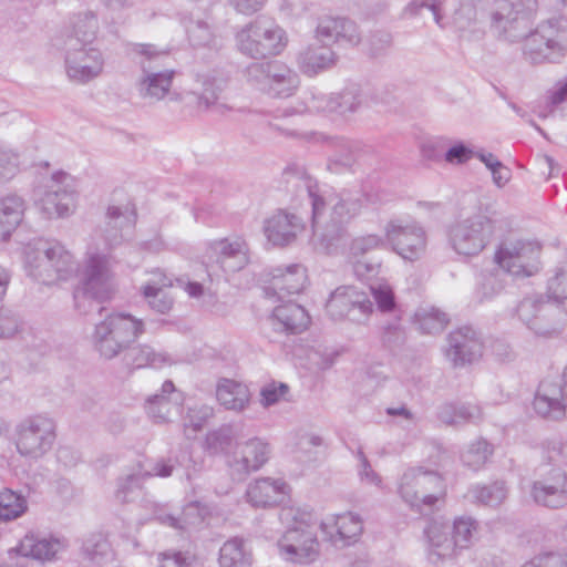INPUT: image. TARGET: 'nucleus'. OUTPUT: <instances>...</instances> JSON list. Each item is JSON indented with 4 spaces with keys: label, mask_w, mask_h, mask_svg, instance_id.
<instances>
[{
    "label": "nucleus",
    "mask_w": 567,
    "mask_h": 567,
    "mask_svg": "<svg viewBox=\"0 0 567 567\" xmlns=\"http://www.w3.org/2000/svg\"><path fill=\"white\" fill-rule=\"evenodd\" d=\"M154 519L163 526L173 529L218 528L225 519L224 514L216 507L194 501L186 504L179 515L159 511Z\"/></svg>",
    "instance_id": "obj_16"
},
{
    "label": "nucleus",
    "mask_w": 567,
    "mask_h": 567,
    "mask_svg": "<svg viewBox=\"0 0 567 567\" xmlns=\"http://www.w3.org/2000/svg\"><path fill=\"white\" fill-rule=\"evenodd\" d=\"M175 465H179L185 470V476L188 482L202 470V462L193 457L188 445L182 447L179 453L173 458H158L152 462L148 468L142 466L143 477H169L173 474Z\"/></svg>",
    "instance_id": "obj_28"
},
{
    "label": "nucleus",
    "mask_w": 567,
    "mask_h": 567,
    "mask_svg": "<svg viewBox=\"0 0 567 567\" xmlns=\"http://www.w3.org/2000/svg\"><path fill=\"white\" fill-rule=\"evenodd\" d=\"M271 321L277 330L301 333L310 324V316L300 305L288 302L274 309Z\"/></svg>",
    "instance_id": "obj_37"
},
{
    "label": "nucleus",
    "mask_w": 567,
    "mask_h": 567,
    "mask_svg": "<svg viewBox=\"0 0 567 567\" xmlns=\"http://www.w3.org/2000/svg\"><path fill=\"white\" fill-rule=\"evenodd\" d=\"M269 68L266 93L275 97L291 96L299 85L297 73L280 61H269Z\"/></svg>",
    "instance_id": "obj_38"
},
{
    "label": "nucleus",
    "mask_w": 567,
    "mask_h": 567,
    "mask_svg": "<svg viewBox=\"0 0 567 567\" xmlns=\"http://www.w3.org/2000/svg\"><path fill=\"white\" fill-rule=\"evenodd\" d=\"M145 478L142 474V465H138V470L121 477L117 482V489L115 492V498L117 502L125 504L131 501V496L142 487Z\"/></svg>",
    "instance_id": "obj_52"
},
{
    "label": "nucleus",
    "mask_w": 567,
    "mask_h": 567,
    "mask_svg": "<svg viewBox=\"0 0 567 567\" xmlns=\"http://www.w3.org/2000/svg\"><path fill=\"white\" fill-rule=\"evenodd\" d=\"M316 39L327 45L337 42L357 45L361 34L357 24L347 18L323 17L316 28Z\"/></svg>",
    "instance_id": "obj_24"
},
{
    "label": "nucleus",
    "mask_w": 567,
    "mask_h": 567,
    "mask_svg": "<svg viewBox=\"0 0 567 567\" xmlns=\"http://www.w3.org/2000/svg\"><path fill=\"white\" fill-rule=\"evenodd\" d=\"M504 219L487 207L461 214L446 230L449 246L460 256L476 257L503 230Z\"/></svg>",
    "instance_id": "obj_3"
},
{
    "label": "nucleus",
    "mask_w": 567,
    "mask_h": 567,
    "mask_svg": "<svg viewBox=\"0 0 567 567\" xmlns=\"http://www.w3.org/2000/svg\"><path fill=\"white\" fill-rule=\"evenodd\" d=\"M336 146L340 148L339 153L331 159V164L341 165L343 167H351L355 161L354 152L357 151V144L351 141L343 138L336 140Z\"/></svg>",
    "instance_id": "obj_61"
},
{
    "label": "nucleus",
    "mask_w": 567,
    "mask_h": 567,
    "mask_svg": "<svg viewBox=\"0 0 567 567\" xmlns=\"http://www.w3.org/2000/svg\"><path fill=\"white\" fill-rule=\"evenodd\" d=\"M297 63L302 73L313 76L332 68L337 63V54L327 44H310L299 52Z\"/></svg>",
    "instance_id": "obj_34"
},
{
    "label": "nucleus",
    "mask_w": 567,
    "mask_h": 567,
    "mask_svg": "<svg viewBox=\"0 0 567 567\" xmlns=\"http://www.w3.org/2000/svg\"><path fill=\"white\" fill-rule=\"evenodd\" d=\"M385 236L382 237L377 234H368L359 236L351 241L350 250L354 256L364 255L369 251L378 249L385 244Z\"/></svg>",
    "instance_id": "obj_57"
},
{
    "label": "nucleus",
    "mask_w": 567,
    "mask_h": 567,
    "mask_svg": "<svg viewBox=\"0 0 567 567\" xmlns=\"http://www.w3.org/2000/svg\"><path fill=\"white\" fill-rule=\"evenodd\" d=\"M371 293L382 312L391 311L394 306L392 288L386 282H377L370 286Z\"/></svg>",
    "instance_id": "obj_58"
},
{
    "label": "nucleus",
    "mask_w": 567,
    "mask_h": 567,
    "mask_svg": "<svg viewBox=\"0 0 567 567\" xmlns=\"http://www.w3.org/2000/svg\"><path fill=\"white\" fill-rule=\"evenodd\" d=\"M384 234L392 249L405 260H417L425 252L426 233L414 220L391 219L384 227Z\"/></svg>",
    "instance_id": "obj_14"
},
{
    "label": "nucleus",
    "mask_w": 567,
    "mask_h": 567,
    "mask_svg": "<svg viewBox=\"0 0 567 567\" xmlns=\"http://www.w3.org/2000/svg\"><path fill=\"white\" fill-rule=\"evenodd\" d=\"M414 323L422 333L435 334L445 329L449 323V317L435 307L425 306L416 310Z\"/></svg>",
    "instance_id": "obj_44"
},
{
    "label": "nucleus",
    "mask_w": 567,
    "mask_h": 567,
    "mask_svg": "<svg viewBox=\"0 0 567 567\" xmlns=\"http://www.w3.org/2000/svg\"><path fill=\"white\" fill-rule=\"evenodd\" d=\"M269 62L251 63L246 68L247 82L254 87L266 93L269 78Z\"/></svg>",
    "instance_id": "obj_56"
},
{
    "label": "nucleus",
    "mask_w": 567,
    "mask_h": 567,
    "mask_svg": "<svg viewBox=\"0 0 567 567\" xmlns=\"http://www.w3.org/2000/svg\"><path fill=\"white\" fill-rule=\"evenodd\" d=\"M326 310L333 320L349 319L363 323L371 315L373 303L365 292L354 286H340L331 292Z\"/></svg>",
    "instance_id": "obj_15"
},
{
    "label": "nucleus",
    "mask_w": 567,
    "mask_h": 567,
    "mask_svg": "<svg viewBox=\"0 0 567 567\" xmlns=\"http://www.w3.org/2000/svg\"><path fill=\"white\" fill-rule=\"evenodd\" d=\"M65 547V539L54 534H25L18 546L8 550V556L9 559L21 557L47 563L54 560Z\"/></svg>",
    "instance_id": "obj_18"
},
{
    "label": "nucleus",
    "mask_w": 567,
    "mask_h": 567,
    "mask_svg": "<svg viewBox=\"0 0 567 567\" xmlns=\"http://www.w3.org/2000/svg\"><path fill=\"white\" fill-rule=\"evenodd\" d=\"M184 395L169 380L162 384L161 391L146 400L145 409L156 423L172 421L181 414Z\"/></svg>",
    "instance_id": "obj_22"
},
{
    "label": "nucleus",
    "mask_w": 567,
    "mask_h": 567,
    "mask_svg": "<svg viewBox=\"0 0 567 567\" xmlns=\"http://www.w3.org/2000/svg\"><path fill=\"white\" fill-rule=\"evenodd\" d=\"M305 229L303 220L296 214L279 209L264 221V234L274 246H288Z\"/></svg>",
    "instance_id": "obj_21"
},
{
    "label": "nucleus",
    "mask_w": 567,
    "mask_h": 567,
    "mask_svg": "<svg viewBox=\"0 0 567 567\" xmlns=\"http://www.w3.org/2000/svg\"><path fill=\"white\" fill-rule=\"evenodd\" d=\"M473 497L486 505L498 506L507 497V487L504 482L496 481L488 485H476L472 488Z\"/></svg>",
    "instance_id": "obj_50"
},
{
    "label": "nucleus",
    "mask_w": 567,
    "mask_h": 567,
    "mask_svg": "<svg viewBox=\"0 0 567 567\" xmlns=\"http://www.w3.org/2000/svg\"><path fill=\"white\" fill-rule=\"evenodd\" d=\"M289 492L284 480L262 477L248 485L246 498L254 507H268L284 502Z\"/></svg>",
    "instance_id": "obj_29"
},
{
    "label": "nucleus",
    "mask_w": 567,
    "mask_h": 567,
    "mask_svg": "<svg viewBox=\"0 0 567 567\" xmlns=\"http://www.w3.org/2000/svg\"><path fill=\"white\" fill-rule=\"evenodd\" d=\"M203 262L224 272H236L249 264V246L240 236H231L205 244Z\"/></svg>",
    "instance_id": "obj_13"
},
{
    "label": "nucleus",
    "mask_w": 567,
    "mask_h": 567,
    "mask_svg": "<svg viewBox=\"0 0 567 567\" xmlns=\"http://www.w3.org/2000/svg\"><path fill=\"white\" fill-rule=\"evenodd\" d=\"M100 31L97 12L83 10L74 12L69 18V27L64 45H93Z\"/></svg>",
    "instance_id": "obj_27"
},
{
    "label": "nucleus",
    "mask_w": 567,
    "mask_h": 567,
    "mask_svg": "<svg viewBox=\"0 0 567 567\" xmlns=\"http://www.w3.org/2000/svg\"><path fill=\"white\" fill-rule=\"evenodd\" d=\"M234 440L233 429L228 425L221 426L207 433L205 447L212 454L223 453L228 450Z\"/></svg>",
    "instance_id": "obj_53"
},
{
    "label": "nucleus",
    "mask_w": 567,
    "mask_h": 567,
    "mask_svg": "<svg viewBox=\"0 0 567 567\" xmlns=\"http://www.w3.org/2000/svg\"><path fill=\"white\" fill-rule=\"evenodd\" d=\"M286 44L285 31L265 17L257 18L236 34L237 49L251 59L277 55Z\"/></svg>",
    "instance_id": "obj_8"
},
{
    "label": "nucleus",
    "mask_w": 567,
    "mask_h": 567,
    "mask_svg": "<svg viewBox=\"0 0 567 567\" xmlns=\"http://www.w3.org/2000/svg\"><path fill=\"white\" fill-rule=\"evenodd\" d=\"M171 281L162 272H156L154 279L142 287V293L150 307L159 312L167 313L173 307V298L165 290Z\"/></svg>",
    "instance_id": "obj_40"
},
{
    "label": "nucleus",
    "mask_w": 567,
    "mask_h": 567,
    "mask_svg": "<svg viewBox=\"0 0 567 567\" xmlns=\"http://www.w3.org/2000/svg\"><path fill=\"white\" fill-rule=\"evenodd\" d=\"M311 205V244L318 251L334 252L347 234V226L362 209L361 197L352 192L336 193L317 183L307 184Z\"/></svg>",
    "instance_id": "obj_2"
},
{
    "label": "nucleus",
    "mask_w": 567,
    "mask_h": 567,
    "mask_svg": "<svg viewBox=\"0 0 567 567\" xmlns=\"http://www.w3.org/2000/svg\"><path fill=\"white\" fill-rule=\"evenodd\" d=\"M122 354L124 363L133 369H162L176 362L169 353L145 343L131 344Z\"/></svg>",
    "instance_id": "obj_32"
},
{
    "label": "nucleus",
    "mask_w": 567,
    "mask_h": 567,
    "mask_svg": "<svg viewBox=\"0 0 567 567\" xmlns=\"http://www.w3.org/2000/svg\"><path fill=\"white\" fill-rule=\"evenodd\" d=\"M471 536L472 534H424L429 561L439 564L452 557L457 549L470 545Z\"/></svg>",
    "instance_id": "obj_31"
},
{
    "label": "nucleus",
    "mask_w": 567,
    "mask_h": 567,
    "mask_svg": "<svg viewBox=\"0 0 567 567\" xmlns=\"http://www.w3.org/2000/svg\"><path fill=\"white\" fill-rule=\"evenodd\" d=\"M145 332L142 319L128 312H112L95 326L93 342L104 359L122 354Z\"/></svg>",
    "instance_id": "obj_6"
},
{
    "label": "nucleus",
    "mask_w": 567,
    "mask_h": 567,
    "mask_svg": "<svg viewBox=\"0 0 567 567\" xmlns=\"http://www.w3.org/2000/svg\"><path fill=\"white\" fill-rule=\"evenodd\" d=\"M516 311L520 321L537 336L558 333L565 321V313L558 305L545 301L537 295L524 298Z\"/></svg>",
    "instance_id": "obj_12"
},
{
    "label": "nucleus",
    "mask_w": 567,
    "mask_h": 567,
    "mask_svg": "<svg viewBox=\"0 0 567 567\" xmlns=\"http://www.w3.org/2000/svg\"><path fill=\"white\" fill-rule=\"evenodd\" d=\"M289 393V386L281 382H271L265 385L260 391V402L265 408L271 406L285 400Z\"/></svg>",
    "instance_id": "obj_59"
},
{
    "label": "nucleus",
    "mask_w": 567,
    "mask_h": 567,
    "mask_svg": "<svg viewBox=\"0 0 567 567\" xmlns=\"http://www.w3.org/2000/svg\"><path fill=\"white\" fill-rule=\"evenodd\" d=\"M220 567H250L252 556L243 537L234 536L219 549Z\"/></svg>",
    "instance_id": "obj_41"
},
{
    "label": "nucleus",
    "mask_w": 567,
    "mask_h": 567,
    "mask_svg": "<svg viewBox=\"0 0 567 567\" xmlns=\"http://www.w3.org/2000/svg\"><path fill=\"white\" fill-rule=\"evenodd\" d=\"M323 107L330 109L333 113L346 115L357 112L362 105V94L358 86L346 87L342 92L333 94V99H324Z\"/></svg>",
    "instance_id": "obj_45"
},
{
    "label": "nucleus",
    "mask_w": 567,
    "mask_h": 567,
    "mask_svg": "<svg viewBox=\"0 0 567 567\" xmlns=\"http://www.w3.org/2000/svg\"><path fill=\"white\" fill-rule=\"evenodd\" d=\"M542 245L530 239H507L499 244L495 261L516 277H532L540 269Z\"/></svg>",
    "instance_id": "obj_9"
},
{
    "label": "nucleus",
    "mask_w": 567,
    "mask_h": 567,
    "mask_svg": "<svg viewBox=\"0 0 567 567\" xmlns=\"http://www.w3.org/2000/svg\"><path fill=\"white\" fill-rule=\"evenodd\" d=\"M20 155L0 144V184L12 179L20 171Z\"/></svg>",
    "instance_id": "obj_54"
},
{
    "label": "nucleus",
    "mask_w": 567,
    "mask_h": 567,
    "mask_svg": "<svg viewBox=\"0 0 567 567\" xmlns=\"http://www.w3.org/2000/svg\"><path fill=\"white\" fill-rule=\"evenodd\" d=\"M537 10V0H495L492 25L508 42L524 40L529 62H558L567 54V18L549 19L532 31Z\"/></svg>",
    "instance_id": "obj_1"
},
{
    "label": "nucleus",
    "mask_w": 567,
    "mask_h": 567,
    "mask_svg": "<svg viewBox=\"0 0 567 567\" xmlns=\"http://www.w3.org/2000/svg\"><path fill=\"white\" fill-rule=\"evenodd\" d=\"M398 493L411 508L433 509L445 498L446 486L437 472L423 467H410L400 480Z\"/></svg>",
    "instance_id": "obj_7"
},
{
    "label": "nucleus",
    "mask_w": 567,
    "mask_h": 567,
    "mask_svg": "<svg viewBox=\"0 0 567 567\" xmlns=\"http://www.w3.org/2000/svg\"><path fill=\"white\" fill-rule=\"evenodd\" d=\"M269 454V445L262 440L255 437L244 443H238L234 452L228 456L227 462L231 474L240 480L251 472L261 468L268 461Z\"/></svg>",
    "instance_id": "obj_19"
},
{
    "label": "nucleus",
    "mask_w": 567,
    "mask_h": 567,
    "mask_svg": "<svg viewBox=\"0 0 567 567\" xmlns=\"http://www.w3.org/2000/svg\"><path fill=\"white\" fill-rule=\"evenodd\" d=\"M168 50L153 43H131L128 55L140 68L141 75L135 82L138 95L151 103L163 101L169 93L175 76L172 69L164 66Z\"/></svg>",
    "instance_id": "obj_5"
},
{
    "label": "nucleus",
    "mask_w": 567,
    "mask_h": 567,
    "mask_svg": "<svg viewBox=\"0 0 567 567\" xmlns=\"http://www.w3.org/2000/svg\"><path fill=\"white\" fill-rule=\"evenodd\" d=\"M319 528L321 532H329L331 529H334V532H362L363 520L353 512L330 514L319 522Z\"/></svg>",
    "instance_id": "obj_46"
},
{
    "label": "nucleus",
    "mask_w": 567,
    "mask_h": 567,
    "mask_svg": "<svg viewBox=\"0 0 567 567\" xmlns=\"http://www.w3.org/2000/svg\"><path fill=\"white\" fill-rule=\"evenodd\" d=\"M216 398L226 410L241 412L250 402V391L241 382L221 379L216 386Z\"/></svg>",
    "instance_id": "obj_39"
},
{
    "label": "nucleus",
    "mask_w": 567,
    "mask_h": 567,
    "mask_svg": "<svg viewBox=\"0 0 567 567\" xmlns=\"http://www.w3.org/2000/svg\"><path fill=\"white\" fill-rule=\"evenodd\" d=\"M114 291L112 257L97 245L87 248L81 279L73 289L74 308L80 315H87L99 302L111 298Z\"/></svg>",
    "instance_id": "obj_4"
},
{
    "label": "nucleus",
    "mask_w": 567,
    "mask_h": 567,
    "mask_svg": "<svg viewBox=\"0 0 567 567\" xmlns=\"http://www.w3.org/2000/svg\"><path fill=\"white\" fill-rule=\"evenodd\" d=\"M493 453V447L484 440L472 443L462 454L465 466L476 471L480 470Z\"/></svg>",
    "instance_id": "obj_51"
},
{
    "label": "nucleus",
    "mask_w": 567,
    "mask_h": 567,
    "mask_svg": "<svg viewBox=\"0 0 567 567\" xmlns=\"http://www.w3.org/2000/svg\"><path fill=\"white\" fill-rule=\"evenodd\" d=\"M306 268L299 264H292L287 267H277L271 271L270 285L265 289L267 296H278L279 299L285 295L299 293L306 285Z\"/></svg>",
    "instance_id": "obj_26"
},
{
    "label": "nucleus",
    "mask_w": 567,
    "mask_h": 567,
    "mask_svg": "<svg viewBox=\"0 0 567 567\" xmlns=\"http://www.w3.org/2000/svg\"><path fill=\"white\" fill-rule=\"evenodd\" d=\"M444 3L445 0H413L409 4V10L413 13H420L422 9L429 10L434 21L441 27L444 28L443 22V12H444Z\"/></svg>",
    "instance_id": "obj_60"
},
{
    "label": "nucleus",
    "mask_w": 567,
    "mask_h": 567,
    "mask_svg": "<svg viewBox=\"0 0 567 567\" xmlns=\"http://www.w3.org/2000/svg\"><path fill=\"white\" fill-rule=\"evenodd\" d=\"M279 520L286 532H306L317 524V517L308 506H284L279 513Z\"/></svg>",
    "instance_id": "obj_43"
},
{
    "label": "nucleus",
    "mask_w": 567,
    "mask_h": 567,
    "mask_svg": "<svg viewBox=\"0 0 567 567\" xmlns=\"http://www.w3.org/2000/svg\"><path fill=\"white\" fill-rule=\"evenodd\" d=\"M82 549L84 556L96 565L113 560V550L104 534H90Z\"/></svg>",
    "instance_id": "obj_48"
},
{
    "label": "nucleus",
    "mask_w": 567,
    "mask_h": 567,
    "mask_svg": "<svg viewBox=\"0 0 567 567\" xmlns=\"http://www.w3.org/2000/svg\"><path fill=\"white\" fill-rule=\"evenodd\" d=\"M542 567H567V551L543 550L538 554Z\"/></svg>",
    "instance_id": "obj_64"
},
{
    "label": "nucleus",
    "mask_w": 567,
    "mask_h": 567,
    "mask_svg": "<svg viewBox=\"0 0 567 567\" xmlns=\"http://www.w3.org/2000/svg\"><path fill=\"white\" fill-rule=\"evenodd\" d=\"M204 90L198 96V107L204 110H214L224 114L229 107L219 102L220 94L225 87V81L220 79H206L203 83Z\"/></svg>",
    "instance_id": "obj_47"
},
{
    "label": "nucleus",
    "mask_w": 567,
    "mask_h": 567,
    "mask_svg": "<svg viewBox=\"0 0 567 567\" xmlns=\"http://www.w3.org/2000/svg\"><path fill=\"white\" fill-rule=\"evenodd\" d=\"M213 415L214 409L210 405L196 403L188 408L184 426L186 429L192 427L194 432H197Z\"/></svg>",
    "instance_id": "obj_55"
},
{
    "label": "nucleus",
    "mask_w": 567,
    "mask_h": 567,
    "mask_svg": "<svg viewBox=\"0 0 567 567\" xmlns=\"http://www.w3.org/2000/svg\"><path fill=\"white\" fill-rule=\"evenodd\" d=\"M55 440V424L44 415L22 420L16 427V446L25 457L38 460L47 454Z\"/></svg>",
    "instance_id": "obj_11"
},
{
    "label": "nucleus",
    "mask_w": 567,
    "mask_h": 567,
    "mask_svg": "<svg viewBox=\"0 0 567 567\" xmlns=\"http://www.w3.org/2000/svg\"><path fill=\"white\" fill-rule=\"evenodd\" d=\"M278 548L282 558L293 564L308 565L319 557V543L313 534H299L290 543L281 540Z\"/></svg>",
    "instance_id": "obj_36"
},
{
    "label": "nucleus",
    "mask_w": 567,
    "mask_h": 567,
    "mask_svg": "<svg viewBox=\"0 0 567 567\" xmlns=\"http://www.w3.org/2000/svg\"><path fill=\"white\" fill-rule=\"evenodd\" d=\"M49 261L51 269L44 270L43 275L47 278L53 277V284L68 281L79 272L74 255L59 241H50Z\"/></svg>",
    "instance_id": "obj_33"
},
{
    "label": "nucleus",
    "mask_w": 567,
    "mask_h": 567,
    "mask_svg": "<svg viewBox=\"0 0 567 567\" xmlns=\"http://www.w3.org/2000/svg\"><path fill=\"white\" fill-rule=\"evenodd\" d=\"M104 55L94 45H64V66L68 78L85 84L99 78L104 70Z\"/></svg>",
    "instance_id": "obj_17"
},
{
    "label": "nucleus",
    "mask_w": 567,
    "mask_h": 567,
    "mask_svg": "<svg viewBox=\"0 0 567 567\" xmlns=\"http://www.w3.org/2000/svg\"><path fill=\"white\" fill-rule=\"evenodd\" d=\"M359 465H358V474L361 481H364L369 484L380 486L381 477L373 471L369 460L361 449L357 451L355 454Z\"/></svg>",
    "instance_id": "obj_63"
},
{
    "label": "nucleus",
    "mask_w": 567,
    "mask_h": 567,
    "mask_svg": "<svg viewBox=\"0 0 567 567\" xmlns=\"http://www.w3.org/2000/svg\"><path fill=\"white\" fill-rule=\"evenodd\" d=\"M136 221L134 205L127 203L122 206H109L105 215L103 237L107 249L120 245L124 238V231L132 229Z\"/></svg>",
    "instance_id": "obj_25"
},
{
    "label": "nucleus",
    "mask_w": 567,
    "mask_h": 567,
    "mask_svg": "<svg viewBox=\"0 0 567 567\" xmlns=\"http://www.w3.org/2000/svg\"><path fill=\"white\" fill-rule=\"evenodd\" d=\"M530 495L539 505L550 508L564 507L567 505V474L556 470L548 476L535 481Z\"/></svg>",
    "instance_id": "obj_23"
},
{
    "label": "nucleus",
    "mask_w": 567,
    "mask_h": 567,
    "mask_svg": "<svg viewBox=\"0 0 567 567\" xmlns=\"http://www.w3.org/2000/svg\"><path fill=\"white\" fill-rule=\"evenodd\" d=\"M560 398L567 400V367L563 373V383L559 389L553 384L543 383L534 399V409L537 414L551 420H560L565 415V405Z\"/></svg>",
    "instance_id": "obj_30"
},
{
    "label": "nucleus",
    "mask_w": 567,
    "mask_h": 567,
    "mask_svg": "<svg viewBox=\"0 0 567 567\" xmlns=\"http://www.w3.org/2000/svg\"><path fill=\"white\" fill-rule=\"evenodd\" d=\"M27 501L11 489L0 492V523L20 517L27 511Z\"/></svg>",
    "instance_id": "obj_49"
},
{
    "label": "nucleus",
    "mask_w": 567,
    "mask_h": 567,
    "mask_svg": "<svg viewBox=\"0 0 567 567\" xmlns=\"http://www.w3.org/2000/svg\"><path fill=\"white\" fill-rule=\"evenodd\" d=\"M78 183L65 172H55L37 204L47 218H65L75 210Z\"/></svg>",
    "instance_id": "obj_10"
},
{
    "label": "nucleus",
    "mask_w": 567,
    "mask_h": 567,
    "mask_svg": "<svg viewBox=\"0 0 567 567\" xmlns=\"http://www.w3.org/2000/svg\"><path fill=\"white\" fill-rule=\"evenodd\" d=\"M50 241L38 239L24 247V268L33 279L44 285H53V277L47 278L44 270L51 269L49 261Z\"/></svg>",
    "instance_id": "obj_35"
},
{
    "label": "nucleus",
    "mask_w": 567,
    "mask_h": 567,
    "mask_svg": "<svg viewBox=\"0 0 567 567\" xmlns=\"http://www.w3.org/2000/svg\"><path fill=\"white\" fill-rule=\"evenodd\" d=\"M24 202L17 195L0 200V237L7 239L22 220Z\"/></svg>",
    "instance_id": "obj_42"
},
{
    "label": "nucleus",
    "mask_w": 567,
    "mask_h": 567,
    "mask_svg": "<svg viewBox=\"0 0 567 567\" xmlns=\"http://www.w3.org/2000/svg\"><path fill=\"white\" fill-rule=\"evenodd\" d=\"M445 355L454 367H464L482 355V342L471 327L460 328L449 334Z\"/></svg>",
    "instance_id": "obj_20"
},
{
    "label": "nucleus",
    "mask_w": 567,
    "mask_h": 567,
    "mask_svg": "<svg viewBox=\"0 0 567 567\" xmlns=\"http://www.w3.org/2000/svg\"><path fill=\"white\" fill-rule=\"evenodd\" d=\"M474 155L475 151L473 148L462 142H458L446 151L444 158L450 164L461 165L468 162L474 157Z\"/></svg>",
    "instance_id": "obj_62"
}]
</instances>
